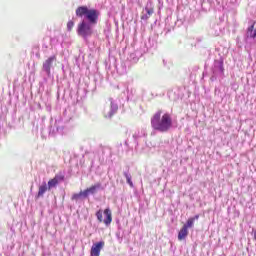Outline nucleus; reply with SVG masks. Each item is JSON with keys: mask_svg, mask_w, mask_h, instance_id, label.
I'll list each match as a JSON object with an SVG mask.
<instances>
[{"mask_svg": "<svg viewBox=\"0 0 256 256\" xmlns=\"http://www.w3.org/2000/svg\"><path fill=\"white\" fill-rule=\"evenodd\" d=\"M101 13L97 9H89L87 6H79L76 9V17H85L87 21L82 20L77 26V33L79 37L87 39L93 35V25H97Z\"/></svg>", "mask_w": 256, "mask_h": 256, "instance_id": "f257e3e1", "label": "nucleus"}, {"mask_svg": "<svg viewBox=\"0 0 256 256\" xmlns=\"http://www.w3.org/2000/svg\"><path fill=\"white\" fill-rule=\"evenodd\" d=\"M151 127L154 131L167 133V131L173 127V118H171V114H163V111L158 110L151 118Z\"/></svg>", "mask_w": 256, "mask_h": 256, "instance_id": "f03ea898", "label": "nucleus"}, {"mask_svg": "<svg viewBox=\"0 0 256 256\" xmlns=\"http://www.w3.org/2000/svg\"><path fill=\"white\" fill-rule=\"evenodd\" d=\"M103 213L105 215V219H103ZM96 217L99 223H104V225H106L107 227L110 223L113 222V214L111 212V209L109 208H106L104 212L101 210H98L96 212Z\"/></svg>", "mask_w": 256, "mask_h": 256, "instance_id": "7ed1b4c3", "label": "nucleus"}, {"mask_svg": "<svg viewBox=\"0 0 256 256\" xmlns=\"http://www.w3.org/2000/svg\"><path fill=\"white\" fill-rule=\"evenodd\" d=\"M62 181H65V175L56 174L52 179L48 181V190L51 191L53 187H57Z\"/></svg>", "mask_w": 256, "mask_h": 256, "instance_id": "20e7f679", "label": "nucleus"}, {"mask_svg": "<svg viewBox=\"0 0 256 256\" xmlns=\"http://www.w3.org/2000/svg\"><path fill=\"white\" fill-rule=\"evenodd\" d=\"M103 247H105V241L94 243L90 250V256H100Z\"/></svg>", "mask_w": 256, "mask_h": 256, "instance_id": "39448f33", "label": "nucleus"}, {"mask_svg": "<svg viewBox=\"0 0 256 256\" xmlns=\"http://www.w3.org/2000/svg\"><path fill=\"white\" fill-rule=\"evenodd\" d=\"M97 189H101V183L99 182L84 190V198L89 197V195H95Z\"/></svg>", "mask_w": 256, "mask_h": 256, "instance_id": "423d86ee", "label": "nucleus"}, {"mask_svg": "<svg viewBox=\"0 0 256 256\" xmlns=\"http://www.w3.org/2000/svg\"><path fill=\"white\" fill-rule=\"evenodd\" d=\"M57 59L55 56L49 57L44 63H43V70L47 72V75H51V67L53 65V61Z\"/></svg>", "mask_w": 256, "mask_h": 256, "instance_id": "0eeeda50", "label": "nucleus"}, {"mask_svg": "<svg viewBox=\"0 0 256 256\" xmlns=\"http://www.w3.org/2000/svg\"><path fill=\"white\" fill-rule=\"evenodd\" d=\"M117 111H119V106H117V104L111 102L109 112L104 113L105 119H111V117H113L117 113Z\"/></svg>", "mask_w": 256, "mask_h": 256, "instance_id": "6e6552de", "label": "nucleus"}, {"mask_svg": "<svg viewBox=\"0 0 256 256\" xmlns=\"http://www.w3.org/2000/svg\"><path fill=\"white\" fill-rule=\"evenodd\" d=\"M47 191H49V186H47V183L43 182V184L39 186L38 193L36 196L37 199H39L40 197H43L45 193H47Z\"/></svg>", "mask_w": 256, "mask_h": 256, "instance_id": "1a4fd4ad", "label": "nucleus"}, {"mask_svg": "<svg viewBox=\"0 0 256 256\" xmlns=\"http://www.w3.org/2000/svg\"><path fill=\"white\" fill-rule=\"evenodd\" d=\"M187 235H189V230L186 226H182L178 233V241H183V239L187 238Z\"/></svg>", "mask_w": 256, "mask_h": 256, "instance_id": "9d476101", "label": "nucleus"}, {"mask_svg": "<svg viewBox=\"0 0 256 256\" xmlns=\"http://www.w3.org/2000/svg\"><path fill=\"white\" fill-rule=\"evenodd\" d=\"M81 197H85L84 191H80L79 193H75L72 195V201H79Z\"/></svg>", "mask_w": 256, "mask_h": 256, "instance_id": "9b49d317", "label": "nucleus"}, {"mask_svg": "<svg viewBox=\"0 0 256 256\" xmlns=\"http://www.w3.org/2000/svg\"><path fill=\"white\" fill-rule=\"evenodd\" d=\"M195 223V218H189L186 222V224L183 225V227H186V229H190L191 227H193Z\"/></svg>", "mask_w": 256, "mask_h": 256, "instance_id": "f8f14e48", "label": "nucleus"}, {"mask_svg": "<svg viewBox=\"0 0 256 256\" xmlns=\"http://www.w3.org/2000/svg\"><path fill=\"white\" fill-rule=\"evenodd\" d=\"M124 176L126 178V181H127L128 185L130 187H133V181L131 180V176H129V174H127V173H124Z\"/></svg>", "mask_w": 256, "mask_h": 256, "instance_id": "ddd939ff", "label": "nucleus"}, {"mask_svg": "<svg viewBox=\"0 0 256 256\" xmlns=\"http://www.w3.org/2000/svg\"><path fill=\"white\" fill-rule=\"evenodd\" d=\"M73 27H75V22H73L72 20L68 21V23H67L68 31H72Z\"/></svg>", "mask_w": 256, "mask_h": 256, "instance_id": "4468645a", "label": "nucleus"}, {"mask_svg": "<svg viewBox=\"0 0 256 256\" xmlns=\"http://www.w3.org/2000/svg\"><path fill=\"white\" fill-rule=\"evenodd\" d=\"M145 11H146V15H149V17H151V15H153L154 13V10L153 8H145Z\"/></svg>", "mask_w": 256, "mask_h": 256, "instance_id": "2eb2a0df", "label": "nucleus"}, {"mask_svg": "<svg viewBox=\"0 0 256 256\" xmlns=\"http://www.w3.org/2000/svg\"><path fill=\"white\" fill-rule=\"evenodd\" d=\"M149 17H151V16H149V14H144L141 16V19H143L144 21H147V19H149Z\"/></svg>", "mask_w": 256, "mask_h": 256, "instance_id": "dca6fc26", "label": "nucleus"}, {"mask_svg": "<svg viewBox=\"0 0 256 256\" xmlns=\"http://www.w3.org/2000/svg\"><path fill=\"white\" fill-rule=\"evenodd\" d=\"M191 219H194V221H197L199 219V214L195 215L194 217H191Z\"/></svg>", "mask_w": 256, "mask_h": 256, "instance_id": "f3484780", "label": "nucleus"}]
</instances>
